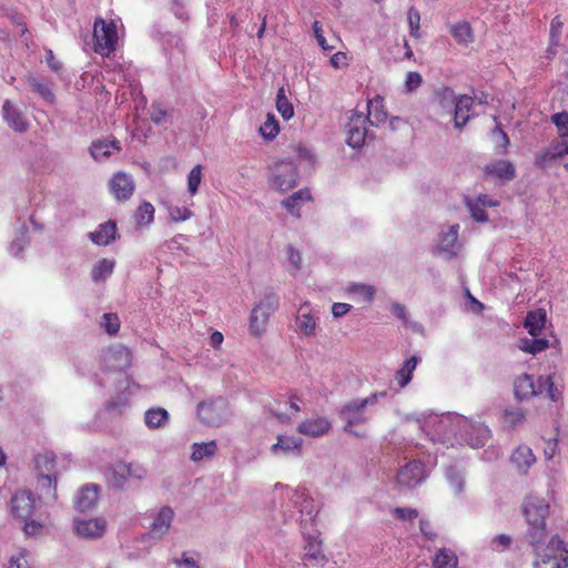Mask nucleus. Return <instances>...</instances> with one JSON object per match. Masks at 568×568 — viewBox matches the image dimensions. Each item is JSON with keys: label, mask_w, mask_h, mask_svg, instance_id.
Instances as JSON below:
<instances>
[{"label": "nucleus", "mask_w": 568, "mask_h": 568, "mask_svg": "<svg viewBox=\"0 0 568 568\" xmlns=\"http://www.w3.org/2000/svg\"><path fill=\"white\" fill-rule=\"evenodd\" d=\"M88 236L97 245H109L116 240V223L114 221L101 223L94 231L90 232Z\"/></svg>", "instance_id": "obj_26"}, {"label": "nucleus", "mask_w": 568, "mask_h": 568, "mask_svg": "<svg viewBox=\"0 0 568 568\" xmlns=\"http://www.w3.org/2000/svg\"><path fill=\"white\" fill-rule=\"evenodd\" d=\"M110 190L118 200H128L134 191V181L131 175L118 172L110 181Z\"/></svg>", "instance_id": "obj_24"}, {"label": "nucleus", "mask_w": 568, "mask_h": 568, "mask_svg": "<svg viewBox=\"0 0 568 568\" xmlns=\"http://www.w3.org/2000/svg\"><path fill=\"white\" fill-rule=\"evenodd\" d=\"M36 510V499L33 495L26 490L17 491L11 497V513L21 520L32 518Z\"/></svg>", "instance_id": "obj_16"}, {"label": "nucleus", "mask_w": 568, "mask_h": 568, "mask_svg": "<svg viewBox=\"0 0 568 568\" xmlns=\"http://www.w3.org/2000/svg\"><path fill=\"white\" fill-rule=\"evenodd\" d=\"M174 511L170 507H162L154 517L149 531L143 539H161L170 529Z\"/></svg>", "instance_id": "obj_19"}, {"label": "nucleus", "mask_w": 568, "mask_h": 568, "mask_svg": "<svg viewBox=\"0 0 568 568\" xmlns=\"http://www.w3.org/2000/svg\"><path fill=\"white\" fill-rule=\"evenodd\" d=\"M458 232L459 225L453 224L446 231H442L439 235L437 253L446 260L454 258L460 250L462 244L458 242Z\"/></svg>", "instance_id": "obj_15"}, {"label": "nucleus", "mask_w": 568, "mask_h": 568, "mask_svg": "<svg viewBox=\"0 0 568 568\" xmlns=\"http://www.w3.org/2000/svg\"><path fill=\"white\" fill-rule=\"evenodd\" d=\"M557 156H555L554 152H551L550 148H545L540 150L536 154L535 164L540 169L550 168L556 161Z\"/></svg>", "instance_id": "obj_56"}, {"label": "nucleus", "mask_w": 568, "mask_h": 568, "mask_svg": "<svg viewBox=\"0 0 568 568\" xmlns=\"http://www.w3.org/2000/svg\"><path fill=\"white\" fill-rule=\"evenodd\" d=\"M93 39L94 51L102 57H109L115 50L119 39L115 22L97 18L93 27Z\"/></svg>", "instance_id": "obj_8"}, {"label": "nucleus", "mask_w": 568, "mask_h": 568, "mask_svg": "<svg viewBox=\"0 0 568 568\" xmlns=\"http://www.w3.org/2000/svg\"><path fill=\"white\" fill-rule=\"evenodd\" d=\"M197 417L206 426L220 427L230 422L232 410L227 399L223 396L202 400L196 407Z\"/></svg>", "instance_id": "obj_6"}, {"label": "nucleus", "mask_w": 568, "mask_h": 568, "mask_svg": "<svg viewBox=\"0 0 568 568\" xmlns=\"http://www.w3.org/2000/svg\"><path fill=\"white\" fill-rule=\"evenodd\" d=\"M217 450V444L215 440L207 443H194L192 445L191 459L193 462H201L205 458H210L215 455Z\"/></svg>", "instance_id": "obj_45"}, {"label": "nucleus", "mask_w": 568, "mask_h": 568, "mask_svg": "<svg viewBox=\"0 0 568 568\" xmlns=\"http://www.w3.org/2000/svg\"><path fill=\"white\" fill-rule=\"evenodd\" d=\"M278 306V296L272 290H266L261 300L252 308L248 324L250 333L254 336L264 334L270 316L277 311Z\"/></svg>", "instance_id": "obj_7"}, {"label": "nucleus", "mask_w": 568, "mask_h": 568, "mask_svg": "<svg viewBox=\"0 0 568 568\" xmlns=\"http://www.w3.org/2000/svg\"><path fill=\"white\" fill-rule=\"evenodd\" d=\"M99 495V486L94 484L84 485L75 497V508L80 511H87L91 509L97 500Z\"/></svg>", "instance_id": "obj_32"}, {"label": "nucleus", "mask_w": 568, "mask_h": 568, "mask_svg": "<svg viewBox=\"0 0 568 568\" xmlns=\"http://www.w3.org/2000/svg\"><path fill=\"white\" fill-rule=\"evenodd\" d=\"M550 121L556 126L559 138L568 139V112L554 113L550 116Z\"/></svg>", "instance_id": "obj_52"}, {"label": "nucleus", "mask_w": 568, "mask_h": 568, "mask_svg": "<svg viewBox=\"0 0 568 568\" xmlns=\"http://www.w3.org/2000/svg\"><path fill=\"white\" fill-rule=\"evenodd\" d=\"M515 395L519 399H527L531 396L546 393L547 397L552 402L559 400L561 392L555 384L554 376L539 377L536 384L534 377L523 374L515 379Z\"/></svg>", "instance_id": "obj_5"}, {"label": "nucleus", "mask_w": 568, "mask_h": 568, "mask_svg": "<svg viewBox=\"0 0 568 568\" xmlns=\"http://www.w3.org/2000/svg\"><path fill=\"white\" fill-rule=\"evenodd\" d=\"M298 171L293 162L282 161L274 165L271 186L278 192H286L296 186Z\"/></svg>", "instance_id": "obj_10"}, {"label": "nucleus", "mask_w": 568, "mask_h": 568, "mask_svg": "<svg viewBox=\"0 0 568 568\" xmlns=\"http://www.w3.org/2000/svg\"><path fill=\"white\" fill-rule=\"evenodd\" d=\"M104 361L109 368L105 382L109 383L124 376L123 371L131 365V353L128 347L118 346L105 354Z\"/></svg>", "instance_id": "obj_11"}, {"label": "nucleus", "mask_w": 568, "mask_h": 568, "mask_svg": "<svg viewBox=\"0 0 568 568\" xmlns=\"http://www.w3.org/2000/svg\"><path fill=\"white\" fill-rule=\"evenodd\" d=\"M105 477L108 480V484L115 489H125L128 481L130 480L128 470H126V463L125 462H116L112 464L106 473Z\"/></svg>", "instance_id": "obj_27"}, {"label": "nucleus", "mask_w": 568, "mask_h": 568, "mask_svg": "<svg viewBox=\"0 0 568 568\" xmlns=\"http://www.w3.org/2000/svg\"><path fill=\"white\" fill-rule=\"evenodd\" d=\"M474 104V99L469 95H460L456 99V104L454 106V123L455 126L460 129L471 116L470 110Z\"/></svg>", "instance_id": "obj_31"}, {"label": "nucleus", "mask_w": 568, "mask_h": 568, "mask_svg": "<svg viewBox=\"0 0 568 568\" xmlns=\"http://www.w3.org/2000/svg\"><path fill=\"white\" fill-rule=\"evenodd\" d=\"M331 429V423L325 417H316L302 422L297 426L300 434L311 437L323 436Z\"/></svg>", "instance_id": "obj_28"}, {"label": "nucleus", "mask_w": 568, "mask_h": 568, "mask_svg": "<svg viewBox=\"0 0 568 568\" xmlns=\"http://www.w3.org/2000/svg\"><path fill=\"white\" fill-rule=\"evenodd\" d=\"M126 470L130 480H142L148 474L146 468L138 462L126 463Z\"/></svg>", "instance_id": "obj_59"}, {"label": "nucleus", "mask_w": 568, "mask_h": 568, "mask_svg": "<svg viewBox=\"0 0 568 568\" xmlns=\"http://www.w3.org/2000/svg\"><path fill=\"white\" fill-rule=\"evenodd\" d=\"M464 203L468 209L470 216L474 221L478 223L488 222L489 217L486 212L487 207H496L499 205V202L495 199H491L487 194H479L476 196H465Z\"/></svg>", "instance_id": "obj_14"}, {"label": "nucleus", "mask_w": 568, "mask_h": 568, "mask_svg": "<svg viewBox=\"0 0 568 568\" xmlns=\"http://www.w3.org/2000/svg\"><path fill=\"white\" fill-rule=\"evenodd\" d=\"M504 417L505 422L511 427L525 420V414L521 409L505 410Z\"/></svg>", "instance_id": "obj_64"}, {"label": "nucleus", "mask_w": 568, "mask_h": 568, "mask_svg": "<svg viewBox=\"0 0 568 568\" xmlns=\"http://www.w3.org/2000/svg\"><path fill=\"white\" fill-rule=\"evenodd\" d=\"M2 118L7 125L18 133H23L29 129V122L22 111L10 100L2 104Z\"/></svg>", "instance_id": "obj_20"}, {"label": "nucleus", "mask_w": 568, "mask_h": 568, "mask_svg": "<svg viewBox=\"0 0 568 568\" xmlns=\"http://www.w3.org/2000/svg\"><path fill=\"white\" fill-rule=\"evenodd\" d=\"M494 121L496 122V126L493 129L491 134L495 136L496 148L501 149L498 150L499 154H505L507 152V146L509 145V139L506 132L501 129L496 116L494 118Z\"/></svg>", "instance_id": "obj_54"}, {"label": "nucleus", "mask_w": 568, "mask_h": 568, "mask_svg": "<svg viewBox=\"0 0 568 568\" xmlns=\"http://www.w3.org/2000/svg\"><path fill=\"white\" fill-rule=\"evenodd\" d=\"M28 244V226L21 224L16 231V236L9 246V252L12 256H19Z\"/></svg>", "instance_id": "obj_46"}, {"label": "nucleus", "mask_w": 568, "mask_h": 568, "mask_svg": "<svg viewBox=\"0 0 568 568\" xmlns=\"http://www.w3.org/2000/svg\"><path fill=\"white\" fill-rule=\"evenodd\" d=\"M169 420V412L162 407L149 408L144 414V423L149 429L164 428Z\"/></svg>", "instance_id": "obj_37"}, {"label": "nucleus", "mask_w": 568, "mask_h": 568, "mask_svg": "<svg viewBox=\"0 0 568 568\" xmlns=\"http://www.w3.org/2000/svg\"><path fill=\"white\" fill-rule=\"evenodd\" d=\"M74 530L82 538H99L105 531V521L101 518L74 519Z\"/></svg>", "instance_id": "obj_23"}, {"label": "nucleus", "mask_w": 568, "mask_h": 568, "mask_svg": "<svg viewBox=\"0 0 568 568\" xmlns=\"http://www.w3.org/2000/svg\"><path fill=\"white\" fill-rule=\"evenodd\" d=\"M290 501L300 513L301 530L306 535L307 529H314L318 509L312 497L305 489L291 490Z\"/></svg>", "instance_id": "obj_9"}, {"label": "nucleus", "mask_w": 568, "mask_h": 568, "mask_svg": "<svg viewBox=\"0 0 568 568\" xmlns=\"http://www.w3.org/2000/svg\"><path fill=\"white\" fill-rule=\"evenodd\" d=\"M435 568H456L457 557L456 555L447 549H440L434 559Z\"/></svg>", "instance_id": "obj_50"}, {"label": "nucleus", "mask_w": 568, "mask_h": 568, "mask_svg": "<svg viewBox=\"0 0 568 568\" xmlns=\"http://www.w3.org/2000/svg\"><path fill=\"white\" fill-rule=\"evenodd\" d=\"M510 460L520 473H527L536 458L530 447L520 445L513 452Z\"/></svg>", "instance_id": "obj_36"}, {"label": "nucleus", "mask_w": 568, "mask_h": 568, "mask_svg": "<svg viewBox=\"0 0 568 568\" xmlns=\"http://www.w3.org/2000/svg\"><path fill=\"white\" fill-rule=\"evenodd\" d=\"M408 23L410 27V36L418 38L419 37V22L420 14L415 8H410L407 13Z\"/></svg>", "instance_id": "obj_61"}, {"label": "nucleus", "mask_w": 568, "mask_h": 568, "mask_svg": "<svg viewBox=\"0 0 568 568\" xmlns=\"http://www.w3.org/2000/svg\"><path fill=\"white\" fill-rule=\"evenodd\" d=\"M548 347L549 341L547 338H539L538 336H531V338L524 337L518 342V348L520 351L532 355L544 352Z\"/></svg>", "instance_id": "obj_42"}, {"label": "nucleus", "mask_w": 568, "mask_h": 568, "mask_svg": "<svg viewBox=\"0 0 568 568\" xmlns=\"http://www.w3.org/2000/svg\"><path fill=\"white\" fill-rule=\"evenodd\" d=\"M448 30L455 41L462 45H468L474 41L470 23L467 21L452 23L448 26Z\"/></svg>", "instance_id": "obj_38"}, {"label": "nucleus", "mask_w": 568, "mask_h": 568, "mask_svg": "<svg viewBox=\"0 0 568 568\" xmlns=\"http://www.w3.org/2000/svg\"><path fill=\"white\" fill-rule=\"evenodd\" d=\"M260 133L267 140L274 139L278 133V123L274 115L268 114L260 128Z\"/></svg>", "instance_id": "obj_55"}, {"label": "nucleus", "mask_w": 568, "mask_h": 568, "mask_svg": "<svg viewBox=\"0 0 568 568\" xmlns=\"http://www.w3.org/2000/svg\"><path fill=\"white\" fill-rule=\"evenodd\" d=\"M445 477L456 495H459L464 491L465 478L464 473L459 468H457L456 466L447 467L445 471Z\"/></svg>", "instance_id": "obj_47"}, {"label": "nucleus", "mask_w": 568, "mask_h": 568, "mask_svg": "<svg viewBox=\"0 0 568 568\" xmlns=\"http://www.w3.org/2000/svg\"><path fill=\"white\" fill-rule=\"evenodd\" d=\"M170 220L173 222H184L189 220L193 213L184 206L171 205L168 209Z\"/></svg>", "instance_id": "obj_57"}, {"label": "nucleus", "mask_w": 568, "mask_h": 568, "mask_svg": "<svg viewBox=\"0 0 568 568\" xmlns=\"http://www.w3.org/2000/svg\"><path fill=\"white\" fill-rule=\"evenodd\" d=\"M202 165H195L187 175V191L193 196L197 193L202 181Z\"/></svg>", "instance_id": "obj_53"}, {"label": "nucleus", "mask_w": 568, "mask_h": 568, "mask_svg": "<svg viewBox=\"0 0 568 568\" xmlns=\"http://www.w3.org/2000/svg\"><path fill=\"white\" fill-rule=\"evenodd\" d=\"M303 440L298 437L278 435L275 444L271 446V453L274 456H300L302 453Z\"/></svg>", "instance_id": "obj_22"}, {"label": "nucleus", "mask_w": 568, "mask_h": 568, "mask_svg": "<svg viewBox=\"0 0 568 568\" xmlns=\"http://www.w3.org/2000/svg\"><path fill=\"white\" fill-rule=\"evenodd\" d=\"M551 152H554L557 159H561L565 155H568V140L567 139H556L549 145Z\"/></svg>", "instance_id": "obj_63"}, {"label": "nucleus", "mask_w": 568, "mask_h": 568, "mask_svg": "<svg viewBox=\"0 0 568 568\" xmlns=\"http://www.w3.org/2000/svg\"><path fill=\"white\" fill-rule=\"evenodd\" d=\"M424 466L418 460H412L400 467L397 473V483L408 488L416 487L425 479Z\"/></svg>", "instance_id": "obj_18"}, {"label": "nucleus", "mask_w": 568, "mask_h": 568, "mask_svg": "<svg viewBox=\"0 0 568 568\" xmlns=\"http://www.w3.org/2000/svg\"><path fill=\"white\" fill-rule=\"evenodd\" d=\"M28 83L45 101L52 102L54 100V94L48 82L37 77H29Z\"/></svg>", "instance_id": "obj_48"}, {"label": "nucleus", "mask_w": 568, "mask_h": 568, "mask_svg": "<svg viewBox=\"0 0 568 568\" xmlns=\"http://www.w3.org/2000/svg\"><path fill=\"white\" fill-rule=\"evenodd\" d=\"M546 312L541 308L528 312L524 326L531 336H539L545 327Z\"/></svg>", "instance_id": "obj_39"}, {"label": "nucleus", "mask_w": 568, "mask_h": 568, "mask_svg": "<svg viewBox=\"0 0 568 568\" xmlns=\"http://www.w3.org/2000/svg\"><path fill=\"white\" fill-rule=\"evenodd\" d=\"M346 142L356 149L364 145L368 136L367 118L363 112H354L345 125Z\"/></svg>", "instance_id": "obj_13"}, {"label": "nucleus", "mask_w": 568, "mask_h": 568, "mask_svg": "<svg viewBox=\"0 0 568 568\" xmlns=\"http://www.w3.org/2000/svg\"><path fill=\"white\" fill-rule=\"evenodd\" d=\"M305 539L303 560L305 565H323L326 560L325 555L322 550V541L314 529H307L306 535H303Z\"/></svg>", "instance_id": "obj_17"}, {"label": "nucleus", "mask_w": 568, "mask_h": 568, "mask_svg": "<svg viewBox=\"0 0 568 568\" xmlns=\"http://www.w3.org/2000/svg\"><path fill=\"white\" fill-rule=\"evenodd\" d=\"M37 489L39 490V497L45 504L55 503L57 496V477L49 474L44 476H38Z\"/></svg>", "instance_id": "obj_35"}, {"label": "nucleus", "mask_w": 568, "mask_h": 568, "mask_svg": "<svg viewBox=\"0 0 568 568\" xmlns=\"http://www.w3.org/2000/svg\"><path fill=\"white\" fill-rule=\"evenodd\" d=\"M485 173L504 182L511 181L516 176V170L507 160H496L485 166Z\"/></svg>", "instance_id": "obj_29"}, {"label": "nucleus", "mask_w": 568, "mask_h": 568, "mask_svg": "<svg viewBox=\"0 0 568 568\" xmlns=\"http://www.w3.org/2000/svg\"><path fill=\"white\" fill-rule=\"evenodd\" d=\"M115 262L114 260L102 258L98 261L91 271V278L94 283L104 282L113 273Z\"/></svg>", "instance_id": "obj_43"}, {"label": "nucleus", "mask_w": 568, "mask_h": 568, "mask_svg": "<svg viewBox=\"0 0 568 568\" xmlns=\"http://www.w3.org/2000/svg\"><path fill=\"white\" fill-rule=\"evenodd\" d=\"M457 97L455 92L450 88H442L435 92L434 102L438 108V114L440 115H452L454 112V106L456 104Z\"/></svg>", "instance_id": "obj_34"}, {"label": "nucleus", "mask_w": 568, "mask_h": 568, "mask_svg": "<svg viewBox=\"0 0 568 568\" xmlns=\"http://www.w3.org/2000/svg\"><path fill=\"white\" fill-rule=\"evenodd\" d=\"M523 511L528 528L526 539L529 545L540 544L546 540V519L549 514L548 503L537 495H528L523 503Z\"/></svg>", "instance_id": "obj_3"}, {"label": "nucleus", "mask_w": 568, "mask_h": 568, "mask_svg": "<svg viewBox=\"0 0 568 568\" xmlns=\"http://www.w3.org/2000/svg\"><path fill=\"white\" fill-rule=\"evenodd\" d=\"M178 568H200L197 559L189 552H183L181 558H174Z\"/></svg>", "instance_id": "obj_62"}, {"label": "nucleus", "mask_w": 568, "mask_h": 568, "mask_svg": "<svg viewBox=\"0 0 568 568\" xmlns=\"http://www.w3.org/2000/svg\"><path fill=\"white\" fill-rule=\"evenodd\" d=\"M276 109L284 120H290L294 115L293 104L287 99L283 87L278 89L276 94Z\"/></svg>", "instance_id": "obj_49"}, {"label": "nucleus", "mask_w": 568, "mask_h": 568, "mask_svg": "<svg viewBox=\"0 0 568 568\" xmlns=\"http://www.w3.org/2000/svg\"><path fill=\"white\" fill-rule=\"evenodd\" d=\"M301 410L295 397L283 398L270 405V412L282 423H290Z\"/></svg>", "instance_id": "obj_21"}, {"label": "nucleus", "mask_w": 568, "mask_h": 568, "mask_svg": "<svg viewBox=\"0 0 568 568\" xmlns=\"http://www.w3.org/2000/svg\"><path fill=\"white\" fill-rule=\"evenodd\" d=\"M419 363L420 357L413 355L406 359L403 366L396 372L395 379L400 388L406 387L410 383L413 378V372L416 369Z\"/></svg>", "instance_id": "obj_40"}, {"label": "nucleus", "mask_w": 568, "mask_h": 568, "mask_svg": "<svg viewBox=\"0 0 568 568\" xmlns=\"http://www.w3.org/2000/svg\"><path fill=\"white\" fill-rule=\"evenodd\" d=\"M36 469L38 476H44L47 474L57 477L60 473V467L55 455L51 452L39 454L34 458Z\"/></svg>", "instance_id": "obj_30"}, {"label": "nucleus", "mask_w": 568, "mask_h": 568, "mask_svg": "<svg viewBox=\"0 0 568 568\" xmlns=\"http://www.w3.org/2000/svg\"><path fill=\"white\" fill-rule=\"evenodd\" d=\"M531 545L534 547V568H568V548L558 537L552 536L545 545Z\"/></svg>", "instance_id": "obj_4"}, {"label": "nucleus", "mask_w": 568, "mask_h": 568, "mask_svg": "<svg viewBox=\"0 0 568 568\" xmlns=\"http://www.w3.org/2000/svg\"><path fill=\"white\" fill-rule=\"evenodd\" d=\"M135 221L139 225H149L154 220V207L151 203H142L135 212Z\"/></svg>", "instance_id": "obj_51"}, {"label": "nucleus", "mask_w": 568, "mask_h": 568, "mask_svg": "<svg viewBox=\"0 0 568 568\" xmlns=\"http://www.w3.org/2000/svg\"><path fill=\"white\" fill-rule=\"evenodd\" d=\"M320 317L311 303L300 305L295 316V332L303 337H313L317 334Z\"/></svg>", "instance_id": "obj_12"}, {"label": "nucleus", "mask_w": 568, "mask_h": 568, "mask_svg": "<svg viewBox=\"0 0 568 568\" xmlns=\"http://www.w3.org/2000/svg\"><path fill=\"white\" fill-rule=\"evenodd\" d=\"M387 396L385 390L374 392L365 398H354L345 403L338 412L341 420L344 422V432L363 437L365 434L357 428L373 419L376 406Z\"/></svg>", "instance_id": "obj_2"}, {"label": "nucleus", "mask_w": 568, "mask_h": 568, "mask_svg": "<svg viewBox=\"0 0 568 568\" xmlns=\"http://www.w3.org/2000/svg\"><path fill=\"white\" fill-rule=\"evenodd\" d=\"M423 429L434 443L453 445L455 439L473 448L485 446L491 437L486 425L456 413L432 414L425 419Z\"/></svg>", "instance_id": "obj_1"}, {"label": "nucleus", "mask_w": 568, "mask_h": 568, "mask_svg": "<svg viewBox=\"0 0 568 568\" xmlns=\"http://www.w3.org/2000/svg\"><path fill=\"white\" fill-rule=\"evenodd\" d=\"M346 293L353 295L357 301L371 303L374 300L376 290L374 286L364 283H351L346 287Z\"/></svg>", "instance_id": "obj_44"}, {"label": "nucleus", "mask_w": 568, "mask_h": 568, "mask_svg": "<svg viewBox=\"0 0 568 568\" xmlns=\"http://www.w3.org/2000/svg\"><path fill=\"white\" fill-rule=\"evenodd\" d=\"M101 325L109 334L118 333L120 328V321L118 315L113 313L103 314Z\"/></svg>", "instance_id": "obj_60"}, {"label": "nucleus", "mask_w": 568, "mask_h": 568, "mask_svg": "<svg viewBox=\"0 0 568 568\" xmlns=\"http://www.w3.org/2000/svg\"><path fill=\"white\" fill-rule=\"evenodd\" d=\"M366 110L367 114L365 115L367 118V123L369 122L371 125L377 126L382 123H385L387 120V112L384 105V100L379 95H376L367 102Z\"/></svg>", "instance_id": "obj_33"}, {"label": "nucleus", "mask_w": 568, "mask_h": 568, "mask_svg": "<svg viewBox=\"0 0 568 568\" xmlns=\"http://www.w3.org/2000/svg\"><path fill=\"white\" fill-rule=\"evenodd\" d=\"M121 146L115 139H100L92 142L90 146L91 156L99 162L108 160L114 153H119Z\"/></svg>", "instance_id": "obj_25"}, {"label": "nucleus", "mask_w": 568, "mask_h": 568, "mask_svg": "<svg viewBox=\"0 0 568 568\" xmlns=\"http://www.w3.org/2000/svg\"><path fill=\"white\" fill-rule=\"evenodd\" d=\"M513 538L509 535L500 534L491 538L489 547L494 551L501 552L510 547Z\"/></svg>", "instance_id": "obj_58"}, {"label": "nucleus", "mask_w": 568, "mask_h": 568, "mask_svg": "<svg viewBox=\"0 0 568 568\" xmlns=\"http://www.w3.org/2000/svg\"><path fill=\"white\" fill-rule=\"evenodd\" d=\"M310 200V191L307 189H301L290 197L285 199L282 204L292 215L300 216L301 206Z\"/></svg>", "instance_id": "obj_41"}]
</instances>
